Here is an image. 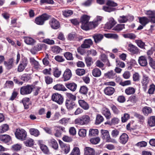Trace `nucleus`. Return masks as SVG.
I'll use <instances>...</instances> for the list:
<instances>
[{"mask_svg":"<svg viewBox=\"0 0 155 155\" xmlns=\"http://www.w3.org/2000/svg\"><path fill=\"white\" fill-rule=\"evenodd\" d=\"M90 17L86 15H83L81 18L82 23L81 28L85 30L92 29V22H89Z\"/></svg>","mask_w":155,"mask_h":155,"instance_id":"1","label":"nucleus"},{"mask_svg":"<svg viewBox=\"0 0 155 155\" xmlns=\"http://www.w3.org/2000/svg\"><path fill=\"white\" fill-rule=\"evenodd\" d=\"M91 121L90 117L89 116L84 115L75 119L74 122L77 125L83 126L88 124Z\"/></svg>","mask_w":155,"mask_h":155,"instance_id":"2","label":"nucleus"},{"mask_svg":"<svg viewBox=\"0 0 155 155\" xmlns=\"http://www.w3.org/2000/svg\"><path fill=\"white\" fill-rule=\"evenodd\" d=\"M101 137L102 139L107 142H111L114 143H117V142L114 139L111 138L109 132L107 130H101Z\"/></svg>","mask_w":155,"mask_h":155,"instance_id":"3","label":"nucleus"},{"mask_svg":"<svg viewBox=\"0 0 155 155\" xmlns=\"http://www.w3.org/2000/svg\"><path fill=\"white\" fill-rule=\"evenodd\" d=\"M16 137L21 140H25L27 136V132L22 129L18 128L16 129L15 133Z\"/></svg>","mask_w":155,"mask_h":155,"instance_id":"4","label":"nucleus"},{"mask_svg":"<svg viewBox=\"0 0 155 155\" xmlns=\"http://www.w3.org/2000/svg\"><path fill=\"white\" fill-rule=\"evenodd\" d=\"M34 88L32 85H28L23 86L20 88V93L22 95H26L30 94Z\"/></svg>","mask_w":155,"mask_h":155,"instance_id":"5","label":"nucleus"},{"mask_svg":"<svg viewBox=\"0 0 155 155\" xmlns=\"http://www.w3.org/2000/svg\"><path fill=\"white\" fill-rule=\"evenodd\" d=\"M49 17L48 15L44 14L41 16L36 18L35 20V22L37 25H43L45 21L48 20Z\"/></svg>","mask_w":155,"mask_h":155,"instance_id":"6","label":"nucleus"},{"mask_svg":"<svg viewBox=\"0 0 155 155\" xmlns=\"http://www.w3.org/2000/svg\"><path fill=\"white\" fill-rule=\"evenodd\" d=\"M52 99L53 101L59 104H62L63 102V98L60 94L55 93L53 94L52 96Z\"/></svg>","mask_w":155,"mask_h":155,"instance_id":"7","label":"nucleus"},{"mask_svg":"<svg viewBox=\"0 0 155 155\" xmlns=\"http://www.w3.org/2000/svg\"><path fill=\"white\" fill-rule=\"evenodd\" d=\"M49 24L51 27L54 29H57L60 27L59 21L54 18H52L50 20Z\"/></svg>","mask_w":155,"mask_h":155,"instance_id":"8","label":"nucleus"},{"mask_svg":"<svg viewBox=\"0 0 155 155\" xmlns=\"http://www.w3.org/2000/svg\"><path fill=\"white\" fill-rule=\"evenodd\" d=\"M28 61L26 59H23L18 67V71L19 72L23 71L28 65Z\"/></svg>","mask_w":155,"mask_h":155,"instance_id":"9","label":"nucleus"},{"mask_svg":"<svg viewBox=\"0 0 155 155\" xmlns=\"http://www.w3.org/2000/svg\"><path fill=\"white\" fill-rule=\"evenodd\" d=\"M150 80V79L146 75L143 76L141 81V83L145 91H146V90Z\"/></svg>","mask_w":155,"mask_h":155,"instance_id":"10","label":"nucleus"},{"mask_svg":"<svg viewBox=\"0 0 155 155\" xmlns=\"http://www.w3.org/2000/svg\"><path fill=\"white\" fill-rule=\"evenodd\" d=\"M128 49L130 52L133 54H137L139 52L138 48L131 44L128 45Z\"/></svg>","mask_w":155,"mask_h":155,"instance_id":"11","label":"nucleus"},{"mask_svg":"<svg viewBox=\"0 0 155 155\" xmlns=\"http://www.w3.org/2000/svg\"><path fill=\"white\" fill-rule=\"evenodd\" d=\"M138 62L140 65L142 67H145L147 64V58L144 56L139 57L138 59Z\"/></svg>","mask_w":155,"mask_h":155,"instance_id":"12","label":"nucleus"},{"mask_svg":"<svg viewBox=\"0 0 155 155\" xmlns=\"http://www.w3.org/2000/svg\"><path fill=\"white\" fill-rule=\"evenodd\" d=\"M72 76L71 71L69 69H67L64 71L63 78L64 81L69 80Z\"/></svg>","mask_w":155,"mask_h":155,"instance_id":"13","label":"nucleus"},{"mask_svg":"<svg viewBox=\"0 0 155 155\" xmlns=\"http://www.w3.org/2000/svg\"><path fill=\"white\" fill-rule=\"evenodd\" d=\"M145 14L148 16V18L150 19V21L155 23V13L154 11L150 10L147 11Z\"/></svg>","mask_w":155,"mask_h":155,"instance_id":"14","label":"nucleus"},{"mask_svg":"<svg viewBox=\"0 0 155 155\" xmlns=\"http://www.w3.org/2000/svg\"><path fill=\"white\" fill-rule=\"evenodd\" d=\"M103 18V17L102 16H97L94 21L92 22V28H94L97 27L99 23L101 21Z\"/></svg>","mask_w":155,"mask_h":155,"instance_id":"15","label":"nucleus"},{"mask_svg":"<svg viewBox=\"0 0 155 155\" xmlns=\"http://www.w3.org/2000/svg\"><path fill=\"white\" fill-rule=\"evenodd\" d=\"M78 102L80 106L84 110H87L89 108L88 104L83 100H79Z\"/></svg>","mask_w":155,"mask_h":155,"instance_id":"16","label":"nucleus"},{"mask_svg":"<svg viewBox=\"0 0 155 155\" xmlns=\"http://www.w3.org/2000/svg\"><path fill=\"white\" fill-rule=\"evenodd\" d=\"M60 145L62 150L65 154H67L70 150V146L69 144H65L62 142L60 143Z\"/></svg>","mask_w":155,"mask_h":155,"instance_id":"17","label":"nucleus"},{"mask_svg":"<svg viewBox=\"0 0 155 155\" xmlns=\"http://www.w3.org/2000/svg\"><path fill=\"white\" fill-rule=\"evenodd\" d=\"M119 142L121 143L124 144L128 141V136L125 133H123L119 137Z\"/></svg>","mask_w":155,"mask_h":155,"instance_id":"18","label":"nucleus"},{"mask_svg":"<svg viewBox=\"0 0 155 155\" xmlns=\"http://www.w3.org/2000/svg\"><path fill=\"white\" fill-rule=\"evenodd\" d=\"M84 155H94L95 151L94 149L89 147H86L84 149Z\"/></svg>","mask_w":155,"mask_h":155,"instance_id":"19","label":"nucleus"},{"mask_svg":"<svg viewBox=\"0 0 155 155\" xmlns=\"http://www.w3.org/2000/svg\"><path fill=\"white\" fill-rule=\"evenodd\" d=\"M105 94L108 95H111L115 92V89L114 87H108L105 88L104 90Z\"/></svg>","mask_w":155,"mask_h":155,"instance_id":"20","label":"nucleus"},{"mask_svg":"<svg viewBox=\"0 0 155 155\" xmlns=\"http://www.w3.org/2000/svg\"><path fill=\"white\" fill-rule=\"evenodd\" d=\"M92 44L93 41L91 39H85L84 43L81 45V47L83 48H88Z\"/></svg>","mask_w":155,"mask_h":155,"instance_id":"21","label":"nucleus"},{"mask_svg":"<svg viewBox=\"0 0 155 155\" xmlns=\"http://www.w3.org/2000/svg\"><path fill=\"white\" fill-rule=\"evenodd\" d=\"M66 87L72 91H74L76 89L77 85L74 83H68L65 84Z\"/></svg>","mask_w":155,"mask_h":155,"instance_id":"22","label":"nucleus"},{"mask_svg":"<svg viewBox=\"0 0 155 155\" xmlns=\"http://www.w3.org/2000/svg\"><path fill=\"white\" fill-rule=\"evenodd\" d=\"M65 105L68 109L70 110L74 108L75 103L71 100H67L65 102Z\"/></svg>","mask_w":155,"mask_h":155,"instance_id":"23","label":"nucleus"},{"mask_svg":"<svg viewBox=\"0 0 155 155\" xmlns=\"http://www.w3.org/2000/svg\"><path fill=\"white\" fill-rule=\"evenodd\" d=\"M59 129L56 130L55 133L54 135L57 137H60L61 136L62 131H65V128L61 126L56 127Z\"/></svg>","mask_w":155,"mask_h":155,"instance_id":"24","label":"nucleus"},{"mask_svg":"<svg viewBox=\"0 0 155 155\" xmlns=\"http://www.w3.org/2000/svg\"><path fill=\"white\" fill-rule=\"evenodd\" d=\"M102 113L107 119H110L111 117L110 111L107 108H103L102 110Z\"/></svg>","mask_w":155,"mask_h":155,"instance_id":"25","label":"nucleus"},{"mask_svg":"<svg viewBox=\"0 0 155 155\" xmlns=\"http://www.w3.org/2000/svg\"><path fill=\"white\" fill-rule=\"evenodd\" d=\"M11 140V138L8 135H0V140L5 143H8Z\"/></svg>","mask_w":155,"mask_h":155,"instance_id":"26","label":"nucleus"},{"mask_svg":"<svg viewBox=\"0 0 155 155\" xmlns=\"http://www.w3.org/2000/svg\"><path fill=\"white\" fill-rule=\"evenodd\" d=\"M25 42L28 45H33L35 42V40L29 37H24Z\"/></svg>","mask_w":155,"mask_h":155,"instance_id":"27","label":"nucleus"},{"mask_svg":"<svg viewBox=\"0 0 155 155\" xmlns=\"http://www.w3.org/2000/svg\"><path fill=\"white\" fill-rule=\"evenodd\" d=\"M53 88L55 90L59 91H65L67 90L64 86L61 84H57L53 87Z\"/></svg>","mask_w":155,"mask_h":155,"instance_id":"28","label":"nucleus"},{"mask_svg":"<svg viewBox=\"0 0 155 155\" xmlns=\"http://www.w3.org/2000/svg\"><path fill=\"white\" fill-rule=\"evenodd\" d=\"M22 103L25 109H28L31 104L30 103V99L28 97H25L22 99Z\"/></svg>","mask_w":155,"mask_h":155,"instance_id":"29","label":"nucleus"},{"mask_svg":"<svg viewBox=\"0 0 155 155\" xmlns=\"http://www.w3.org/2000/svg\"><path fill=\"white\" fill-rule=\"evenodd\" d=\"M136 91V89L132 87H129L125 89V93L127 95L134 94Z\"/></svg>","mask_w":155,"mask_h":155,"instance_id":"30","label":"nucleus"},{"mask_svg":"<svg viewBox=\"0 0 155 155\" xmlns=\"http://www.w3.org/2000/svg\"><path fill=\"white\" fill-rule=\"evenodd\" d=\"M13 60L12 59H10L8 62L4 61V65L6 68L8 69L11 68L13 65Z\"/></svg>","mask_w":155,"mask_h":155,"instance_id":"31","label":"nucleus"},{"mask_svg":"<svg viewBox=\"0 0 155 155\" xmlns=\"http://www.w3.org/2000/svg\"><path fill=\"white\" fill-rule=\"evenodd\" d=\"M104 75L108 78L112 79L116 76V74L113 71L111 70L105 73Z\"/></svg>","mask_w":155,"mask_h":155,"instance_id":"32","label":"nucleus"},{"mask_svg":"<svg viewBox=\"0 0 155 155\" xmlns=\"http://www.w3.org/2000/svg\"><path fill=\"white\" fill-rule=\"evenodd\" d=\"M49 144L54 149L56 150L58 148V144L56 141L54 139H51L49 141Z\"/></svg>","mask_w":155,"mask_h":155,"instance_id":"33","label":"nucleus"},{"mask_svg":"<svg viewBox=\"0 0 155 155\" xmlns=\"http://www.w3.org/2000/svg\"><path fill=\"white\" fill-rule=\"evenodd\" d=\"M94 41L96 43H98L101 41L103 38V35L101 34H96L93 36Z\"/></svg>","mask_w":155,"mask_h":155,"instance_id":"34","label":"nucleus"},{"mask_svg":"<svg viewBox=\"0 0 155 155\" xmlns=\"http://www.w3.org/2000/svg\"><path fill=\"white\" fill-rule=\"evenodd\" d=\"M101 70L98 68H94L92 71V74L95 77H100L101 75Z\"/></svg>","mask_w":155,"mask_h":155,"instance_id":"35","label":"nucleus"},{"mask_svg":"<svg viewBox=\"0 0 155 155\" xmlns=\"http://www.w3.org/2000/svg\"><path fill=\"white\" fill-rule=\"evenodd\" d=\"M143 114L145 115H147L152 112V109L149 107L146 106L143 107L142 110Z\"/></svg>","mask_w":155,"mask_h":155,"instance_id":"36","label":"nucleus"},{"mask_svg":"<svg viewBox=\"0 0 155 155\" xmlns=\"http://www.w3.org/2000/svg\"><path fill=\"white\" fill-rule=\"evenodd\" d=\"M140 23L143 26H145L149 21V19L146 17L139 18Z\"/></svg>","mask_w":155,"mask_h":155,"instance_id":"37","label":"nucleus"},{"mask_svg":"<svg viewBox=\"0 0 155 155\" xmlns=\"http://www.w3.org/2000/svg\"><path fill=\"white\" fill-rule=\"evenodd\" d=\"M148 123L150 127L155 126V116H152L150 117L148 119Z\"/></svg>","mask_w":155,"mask_h":155,"instance_id":"38","label":"nucleus"},{"mask_svg":"<svg viewBox=\"0 0 155 155\" xmlns=\"http://www.w3.org/2000/svg\"><path fill=\"white\" fill-rule=\"evenodd\" d=\"M29 132L30 134L35 137H38L40 134L39 130L35 128H31L29 129Z\"/></svg>","mask_w":155,"mask_h":155,"instance_id":"39","label":"nucleus"},{"mask_svg":"<svg viewBox=\"0 0 155 155\" xmlns=\"http://www.w3.org/2000/svg\"><path fill=\"white\" fill-rule=\"evenodd\" d=\"M116 21L114 19L112 18H110L109 22L107 23V26L108 29L112 28L116 24Z\"/></svg>","mask_w":155,"mask_h":155,"instance_id":"40","label":"nucleus"},{"mask_svg":"<svg viewBox=\"0 0 155 155\" xmlns=\"http://www.w3.org/2000/svg\"><path fill=\"white\" fill-rule=\"evenodd\" d=\"M80 152L79 149L78 147H75L72 150L69 155H80Z\"/></svg>","mask_w":155,"mask_h":155,"instance_id":"41","label":"nucleus"},{"mask_svg":"<svg viewBox=\"0 0 155 155\" xmlns=\"http://www.w3.org/2000/svg\"><path fill=\"white\" fill-rule=\"evenodd\" d=\"M9 129L8 125L6 124H3L0 126V133H3L8 130Z\"/></svg>","mask_w":155,"mask_h":155,"instance_id":"42","label":"nucleus"},{"mask_svg":"<svg viewBox=\"0 0 155 155\" xmlns=\"http://www.w3.org/2000/svg\"><path fill=\"white\" fill-rule=\"evenodd\" d=\"M61 74V71L57 68H54L53 70V74L54 76L56 77H59Z\"/></svg>","mask_w":155,"mask_h":155,"instance_id":"43","label":"nucleus"},{"mask_svg":"<svg viewBox=\"0 0 155 155\" xmlns=\"http://www.w3.org/2000/svg\"><path fill=\"white\" fill-rule=\"evenodd\" d=\"M98 133V130L96 129H91L89 130V136L90 137H93L97 135Z\"/></svg>","mask_w":155,"mask_h":155,"instance_id":"44","label":"nucleus"},{"mask_svg":"<svg viewBox=\"0 0 155 155\" xmlns=\"http://www.w3.org/2000/svg\"><path fill=\"white\" fill-rule=\"evenodd\" d=\"M104 120L103 117L100 114H98L96 116L95 124H99L102 122Z\"/></svg>","mask_w":155,"mask_h":155,"instance_id":"45","label":"nucleus"},{"mask_svg":"<svg viewBox=\"0 0 155 155\" xmlns=\"http://www.w3.org/2000/svg\"><path fill=\"white\" fill-rule=\"evenodd\" d=\"M40 147L41 150L45 153L48 154L49 153V150L46 145L44 144H40Z\"/></svg>","mask_w":155,"mask_h":155,"instance_id":"46","label":"nucleus"},{"mask_svg":"<svg viewBox=\"0 0 155 155\" xmlns=\"http://www.w3.org/2000/svg\"><path fill=\"white\" fill-rule=\"evenodd\" d=\"M110 108L114 114H118L120 113L119 109L115 106L113 104L110 105Z\"/></svg>","mask_w":155,"mask_h":155,"instance_id":"47","label":"nucleus"},{"mask_svg":"<svg viewBox=\"0 0 155 155\" xmlns=\"http://www.w3.org/2000/svg\"><path fill=\"white\" fill-rule=\"evenodd\" d=\"M24 143L26 146L31 147L33 145L34 142L31 139H29L25 141Z\"/></svg>","mask_w":155,"mask_h":155,"instance_id":"48","label":"nucleus"},{"mask_svg":"<svg viewBox=\"0 0 155 155\" xmlns=\"http://www.w3.org/2000/svg\"><path fill=\"white\" fill-rule=\"evenodd\" d=\"M64 55L67 60H73L72 54L70 52H66L64 54Z\"/></svg>","mask_w":155,"mask_h":155,"instance_id":"49","label":"nucleus"},{"mask_svg":"<svg viewBox=\"0 0 155 155\" xmlns=\"http://www.w3.org/2000/svg\"><path fill=\"white\" fill-rule=\"evenodd\" d=\"M119 22L120 23L126 22L128 20V18L127 16L123 15L120 16L118 19Z\"/></svg>","mask_w":155,"mask_h":155,"instance_id":"50","label":"nucleus"},{"mask_svg":"<svg viewBox=\"0 0 155 155\" xmlns=\"http://www.w3.org/2000/svg\"><path fill=\"white\" fill-rule=\"evenodd\" d=\"M13 82L11 81H6L5 84V87L6 88H12L13 87Z\"/></svg>","mask_w":155,"mask_h":155,"instance_id":"51","label":"nucleus"},{"mask_svg":"<svg viewBox=\"0 0 155 155\" xmlns=\"http://www.w3.org/2000/svg\"><path fill=\"white\" fill-rule=\"evenodd\" d=\"M63 14L66 17L69 16L73 14V12L70 10H67L62 11Z\"/></svg>","mask_w":155,"mask_h":155,"instance_id":"52","label":"nucleus"},{"mask_svg":"<svg viewBox=\"0 0 155 155\" xmlns=\"http://www.w3.org/2000/svg\"><path fill=\"white\" fill-rule=\"evenodd\" d=\"M123 37L125 38H129L130 39H134L136 37V35L133 33H127L123 35Z\"/></svg>","mask_w":155,"mask_h":155,"instance_id":"53","label":"nucleus"},{"mask_svg":"<svg viewBox=\"0 0 155 155\" xmlns=\"http://www.w3.org/2000/svg\"><path fill=\"white\" fill-rule=\"evenodd\" d=\"M21 144H16L12 146V149L15 151L19 150L21 148Z\"/></svg>","mask_w":155,"mask_h":155,"instance_id":"54","label":"nucleus"},{"mask_svg":"<svg viewBox=\"0 0 155 155\" xmlns=\"http://www.w3.org/2000/svg\"><path fill=\"white\" fill-rule=\"evenodd\" d=\"M88 91V88H87L84 86H81L80 90V92L81 93L86 94L87 93Z\"/></svg>","mask_w":155,"mask_h":155,"instance_id":"55","label":"nucleus"},{"mask_svg":"<svg viewBox=\"0 0 155 155\" xmlns=\"http://www.w3.org/2000/svg\"><path fill=\"white\" fill-rule=\"evenodd\" d=\"M119 131L117 129L113 130L111 132V135L113 138L117 137L119 135Z\"/></svg>","mask_w":155,"mask_h":155,"instance_id":"56","label":"nucleus"},{"mask_svg":"<svg viewBox=\"0 0 155 155\" xmlns=\"http://www.w3.org/2000/svg\"><path fill=\"white\" fill-rule=\"evenodd\" d=\"M124 24H118L114 27L113 29L114 30L120 31L124 28Z\"/></svg>","mask_w":155,"mask_h":155,"instance_id":"57","label":"nucleus"},{"mask_svg":"<svg viewBox=\"0 0 155 155\" xmlns=\"http://www.w3.org/2000/svg\"><path fill=\"white\" fill-rule=\"evenodd\" d=\"M76 73L78 75H83L85 73V71L83 69H78L76 70Z\"/></svg>","mask_w":155,"mask_h":155,"instance_id":"58","label":"nucleus"},{"mask_svg":"<svg viewBox=\"0 0 155 155\" xmlns=\"http://www.w3.org/2000/svg\"><path fill=\"white\" fill-rule=\"evenodd\" d=\"M103 9L105 12H110L114 10L113 8L110 7V6H104L103 7Z\"/></svg>","mask_w":155,"mask_h":155,"instance_id":"59","label":"nucleus"},{"mask_svg":"<svg viewBox=\"0 0 155 155\" xmlns=\"http://www.w3.org/2000/svg\"><path fill=\"white\" fill-rule=\"evenodd\" d=\"M62 50L60 48L57 46H55L52 48V51L54 53H60Z\"/></svg>","mask_w":155,"mask_h":155,"instance_id":"60","label":"nucleus"},{"mask_svg":"<svg viewBox=\"0 0 155 155\" xmlns=\"http://www.w3.org/2000/svg\"><path fill=\"white\" fill-rule=\"evenodd\" d=\"M87 131L84 129H80L78 132L79 136L81 137H85L86 135Z\"/></svg>","mask_w":155,"mask_h":155,"instance_id":"61","label":"nucleus"},{"mask_svg":"<svg viewBox=\"0 0 155 155\" xmlns=\"http://www.w3.org/2000/svg\"><path fill=\"white\" fill-rule=\"evenodd\" d=\"M30 79V77L29 75L24 74L21 76V79L24 81H27Z\"/></svg>","mask_w":155,"mask_h":155,"instance_id":"62","label":"nucleus"},{"mask_svg":"<svg viewBox=\"0 0 155 155\" xmlns=\"http://www.w3.org/2000/svg\"><path fill=\"white\" fill-rule=\"evenodd\" d=\"M100 139L99 137H97L95 138H91L90 139L91 142L94 144H96L98 143L100 141Z\"/></svg>","mask_w":155,"mask_h":155,"instance_id":"63","label":"nucleus"},{"mask_svg":"<svg viewBox=\"0 0 155 155\" xmlns=\"http://www.w3.org/2000/svg\"><path fill=\"white\" fill-rule=\"evenodd\" d=\"M45 81L46 83L47 84H49L52 83L53 79L51 77L48 76H46L45 77Z\"/></svg>","mask_w":155,"mask_h":155,"instance_id":"64","label":"nucleus"}]
</instances>
